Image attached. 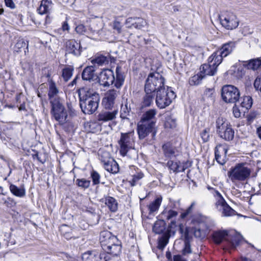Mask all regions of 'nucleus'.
I'll list each match as a JSON object with an SVG mask.
<instances>
[{
  "instance_id": "obj_1",
  "label": "nucleus",
  "mask_w": 261,
  "mask_h": 261,
  "mask_svg": "<svg viewBox=\"0 0 261 261\" xmlns=\"http://www.w3.org/2000/svg\"><path fill=\"white\" fill-rule=\"evenodd\" d=\"M80 106L85 114H92L98 107L100 97L98 93L93 90L85 87L79 90Z\"/></svg>"
},
{
  "instance_id": "obj_2",
  "label": "nucleus",
  "mask_w": 261,
  "mask_h": 261,
  "mask_svg": "<svg viewBox=\"0 0 261 261\" xmlns=\"http://www.w3.org/2000/svg\"><path fill=\"white\" fill-rule=\"evenodd\" d=\"M116 80L114 72L111 69H105L102 71L99 74L98 82L100 85L104 87L109 86L114 84L117 88H120L124 83L125 76L121 66H117L116 68Z\"/></svg>"
},
{
  "instance_id": "obj_3",
  "label": "nucleus",
  "mask_w": 261,
  "mask_h": 261,
  "mask_svg": "<svg viewBox=\"0 0 261 261\" xmlns=\"http://www.w3.org/2000/svg\"><path fill=\"white\" fill-rule=\"evenodd\" d=\"M193 233L196 238L204 239L209 231V228L212 223L210 217L202 215L195 216L192 220Z\"/></svg>"
},
{
  "instance_id": "obj_4",
  "label": "nucleus",
  "mask_w": 261,
  "mask_h": 261,
  "mask_svg": "<svg viewBox=\"0 0 261 261\" xmlns=\"http://www.w3.org/2000/svg\"><path fill=\"white\" fill-rule=\"evenodd\" d=\"M246 165V163H239L229 169L227 175L232 182L245 181L250 177L251 170Z\"/></svg>"
},
{
  "instance_id": "obj_5",
  "label": "nucleus",
  "mask_w": 261,
  "mask_h": 261,
  "mask_svg": "<svg viewBox=\"0 0 261 261\" xmlns=\"http://www.w3.org/2000/svg\"><path fill=\"white\" fill-rule=\"evenodd\" d=\"M164 77L159 72L150 73L146 80L145 91L155 92L165 88Z\"/></svg>"
},
{
  "instance_id": "obj_6",
  "label": "nucleus",
  "mask_w": 261,
  "mask_h": 261,
  "mask_svg": "<svg viewBox=\"0 0 261 261\" xmlns=\"http://www.w3.org/2000/svg\"><path fill=\"white\" fill-rule=\"evenodd\" d=\"M175 97V93L167 86L157 91L155 98L156 106L160 109H164L169 106Z\"/></svg>"
},
{
  "instance_id": "obj_7",
  "label": "nucleus",
  "mask_w": 261,
  "mask_h": 261,
  "mask_svg": "<svg viewBox=\"0 0 261 261\" xmlns=\"http://www.w3.org/2000/svg\"><path fill=\"white\" fill-rule=\"evenodd\" d=\"M217 132L220 138L227 141H231L234 138V130L231 125L222 117H219L216 121Z\"/></svg>"
},
{
  "instance_id": "obj_8",
  "label": "nucleus",
  "mask_w": 261,
  "mask_h": 261,
  "mask_svg": "<svg viewBox=\"0 0 261 261\" xmlns=\"http://www.w3.org/2000/svg\"><path fill=\"white\" fill-rule=\"evenodd\" d=\"M51 114L55 120L63 124L67 121V113L65 108L58 98L51 100Z\"/></svg>"
},
{
  "instance_id": "obj_9",
  "label": "nucleus",
  "mask_w": 261,
  "mask_h": 261,
  "mask_svg": "<svg viewBox=\"0 0 261 261\" xmlns=\"http://www.w3.org/2000/svg\"><path fill=\"white\" fill-rule=\"evenodd\" d=\"M221 96L223 100L225 102L233 103L238 101L240 97V92L236 87L226 85L222 88Z\"/></svg>"
},
{
  "instance_id": "obj_10",
  "label": "nucleus",
  "mask_w": 261,
  "mask_h": 261,
  "mask_svg": "<svg viewBox=\"0 0 261 261\" xmlns=\"http://www.w3.org/2000/svg\"><path fill=\"white\" fill-rule=\"evenodd\" d=\"M219 19L222 25L227 30L234 29L239 24V20L236 15L230 11L223 12L219 16Z\"/></svg>"
},
{
  "instance_id": "obj_11",
  "label": "nucleus",
  "mask_w": 261,
  "mask_h": 261,
  "mask_svg": "<svg viewBox=\"0 0 261 261\" xmlns=\"http://www.w3.org/2000/svg\"><path fill=\"white\" fill-rule=\"evenodd\" d=\"M221 57L215 58L212 55L208 59V63L202 65L201 72L204 75H214L217 72V67L221 63Z\"/></svg>"
},
{
  "instance_id": "obj_12",
  "label": "nucleus",
  "mask_w": 261,
  "mask_h": 261,
  "mask_svg": "<svg viewBox=\"0 0 261 261\" xmlns=\"http://www.w3.org/2000/svg\"><path fill=\"white\" fill-rule=\"evenodd\" d=\"M215 206L222 217H231L237 215V213L226 202L225 199H220L216 202Z\"/></svg>"
},
{
  "instance_id": "obj_13",
  "label": "nucleus",
  "mask_w": 261,
  "mask_h": 261,
  "mask_svg": "<svg viewBox=\"0 0 261 261\" xmlns=\"http://www.w3.org/2000/svg\"><path fill=\"white\" fill-rule=\"evenodd\" d=\"M102 249L107 252V254L117 256L121 251V242L117 237H113L112 240L105 245Z\"/></svg>"
},
{
  "instance_id": "obj_14",
  "label": "nucleus",
  "mask_w": 261,
  "mask_h": 261,
  "mask_svg": "<svg viewBox=\"0 0 261 261\" xmlns=\"http://www.w3.org/2000/svg\"><path fill=\"white\" fill-rule=\"evenodd\" d=\"M137 133L141 140L144 139L150 133H152L154 137L156 133L155 126L139 121L137 125Z\"/></svg>"
},
{
  "instance_id": "obj_15",
  "label": "nucleus",
  "mask_w": 261,
  "mask_h": 261,
  "mask_svg": "<svg viewBox=\"0 0 261 261\" xmlns=\"http://www.w3.org/2000/svg\"><path fill=\"white\" fill-rule=\"evenodd\" d=\"M236 43L234 41H229L223 44L220 49L214 52L213 55H215V58L221 57V62H222L223 58L226 57L230 54L236 48Z\"/></svg>"
},
{
  "instance_id": "obj_16",
  "label": "nucleus",
  "mask_w": 261,
  "mask_h": 261,
  "mask_svg": "<svg viewBox=\"0 0 261 261\" xmlns=\"http://www.w3.org/2000/svg\"><path fill=\"white\" fill-rule=\"evenodd\" d=\"M65 50L66 54L79 57L82 51L81 43L74 39L68 40L65 42Z\"/></svg>"
},
{
  "instance_id": "obj_17",
  "label": "nucleus",
  "mask_w": 261,
  "mask_h": 261,
  "mask_svg": "<svg viewBox=\"0 0 261 261\" xmlns=\"http://www.w3.org/2000/svg\"><path fill=\"white\" fill-rule=\"evenodd\" d=\"M130 135L131 133H121L120 139L118 142L120 146V153L123 156L126 155L128 150L132 148Z\"/></svg>"
},
{
  "instance_id": "obj_18",
  "label": "nucleus",
  "mask_w": 261,
  "mask_h": 261,
  "mask_svg": "<svg viewBox=\"0 0 261 261\" xmlns=\"http://www.w3.org/2000/svg\"><path fill=\"white\" fill-rule=\"evenodd\" d=\"M118 92L114 89L109 90L106 93L102 100V104L107 110L112 109L115 103V100L118 96Z\"/></svg>"
},
{
  "instance_id": "obj_19",
  "label": "nucleus",
  "mask_w": 261,
  "mask_h": 261,
  "mask_svg": "<svg viewBox=\"0 0 261 261\" xmlns=\"http://www.w3.org/2000/svg\"><path fill=\"white\" fill-rule=\"evenodd\" d=\"M227 148L222 144L218 145L215 150V159L220 165H224L226 162Z\"/></svg>"
},
{
  "instance_id": "obj_20",
  "label": "nucleus",
  "mask_w": 261,
  "mask_h": 261,
  "mask_svg": "<svg viewBox=\"0 0 261 261\" xmlns=\"http://www.w3.org/2000/svg\"><path fill=\"white\" fill-rule=\"evenodd\" d=\"M156 111L155 109H150L145 112L142 115L140 122L155 126L156 122Z\"/></svg>"
},
{
  "instance_id": "obj_21",
  "label": "nucleus",
  "mask_w": 261,
  "mask_h": 261,
  "mask_svg": "<svg viewBox=\"0 0 261 261\" xmlns=\"http://www.w3.org/2000/svg\"><path fill=\"white\" fill-rule=\"evenodd\" d=\"M117 114V110L113 111L102 110L97 115V120L102 122L112 121L116 118Z\"/></svg>"
},
{
  "instance_id": "obj_22",
  "label": "nucleus",
  "mask_w": 261,
  "mask_h": 261,
  "mask_svg": "<svg viewBox=\"0 0 261 261\" xmlns=\"http://www.w3.org/2000/svg\"><path fill=\"white\" fill-rule=\"evenodd\" d=\"M115 61V58L111 56L109 53H107L106 55H101L96 57L92 60L91 63L96 68V65L98 66H102L108 64L109 62L113 63Z\"/></svg>"
},
{
  "instance_id": "obj_23",
  "label": "nucleus",
  "mask_w": 261,
  "mask_h": 261,
  "mask_svg": "<svg viewBox=\"0 0 261 261\" xmlns=\"http://www.w3.org/2000/svg\"><path fill=\"white\" fill-rule=\"evenodd\" d=\"M103 253H100L96 250L88 251L83 254L82 258L83 261H101Z\"/></svg>"
},
{
  "instance_id": "obj_24",
  "label": "nucleus",
  "mask_w": 261,
  "mask_h": 261,
  "mask_svg": "<svg viewBox=\"0 0 261 261\" xmlns=\"http://www.w3.org/2000/svg\"><path fill=\"white\" fill-rule=\"evenodd\" d=\"M237 102L240 106L242 111L245 113L246 111L251 108L253 101L251 96H244L242 97H239Z\"/></svg>"
},
{
  "instance_id": "obj_25",
  "label": "nucleus",
  "mask_w": 261,
  "mask_h": 261,
  "mask_svg": "<svg viewBox=\"0 0 261 261\" xmlns=\"http://www.w3.org/2000/svg\"><path fill=\"white\" fill-rule=\"evenodd\" d=\"M167 166L174 173L184 172L186 169V167L182 165L180 161H174L171 159L167 162Z\"/></svg>"
},
{
  "instance_id": "obj_26",
  "label": "nucleus",
  "mask_w": 261,
  "mask_h": 261,
  "mask_svg": "<svg viewBox=\"0 0 261 261\" xmlns=\"http://www.w3.org/2000/svg\"><path fill=\"white\" fill-rule=\"evenodd\" d=\"M105 169L112 173H117L119 171V167L117 163L112 159L108 160H102Z\"/></svg>"
},
{
  "instance_id": "obj_27",
  "label": "nucleus",
  "mask_w": 261,
  "mask_h": 261,
  "mask_svg": "<svg viewBox=\"0 0 261 261\" xmlns=\"http://www.w3.org/2000/svg\"><path fill=\"white\" fill-rule=\"evenodd\" d=\"M52 8L53 3L51 1L42 0L37 11L39 14L43 15L49 13Z\"/></svg>"
},
{
  "instance_id": "obj_28",
  "label": "nucleus",
  "mask_w": 261,
  "mask_h": 261,
  "mask_svg": "<svg viewBox=\"0 0 261 261\" xmlns=\"http://www.w3.org/2000/svg\"><path fill=\"white\" fill-rule=\"evenodd\" d=\"M241 241L242 237L239 235L228 236L226 246L230 249H235L239 245Z\"/></svg>"
},
{
  "instance_id": "obj_29",
  "label": "nucleus",
  "mask_w": 261,
  "mask_h": 261,
  "mask_svg": "<svg viewBox=\"0 0 261 261\" xmlns=\"http://www.w3.org/2000/svg\"><path fill=\"white\" fill-rule=\"evenodd\" d=\"M48 96L50 101L55 98V96L58 95L59 92V90L58 88L56 83L52 80L50 79L48 81Z\"/></svg>"
},
{
  "instance_id": "obj_30",
  "label": "nucleus",
  "mask_w": 261,
  "mask_h": 261,
  "mask_svg": "<svg viewBox=\"0 0 261 261\" xmlns=\"http://www.w3.org/2000/svg\"><path fill=\"white\" fill-rule=\"evenodd\" d=\"M74 67L70 65H64L62 69L61 77L65 82H67L72 77Z\"/></svg>"
},
{
  "instance_id": "obj_31",
  "label": "nucleus",
  "mask_w": 261,
  "mask_h": 261,
  "mask_svg": "<svg viewBox=\"0 0 261 261\" xmlns=\"http://www.w3.org/2000/svg\"><path fill=\"white\" fill-rule=\"evenodd\" d=\"M96 68L93 66L86 67L83 71L82 77L84 81H90L94 77V72Z\"/></svg>"
},
{
  "instance_id": "obj_32",
  "label": "nucleus",
  "mask_w": 261,
  "mask_h": 261,
  "mask_svg": "<svg viewBox=\"0 0 261 261\" xmlns=\"http://www.w3.org/2000/svg\"><path fill=\"white\" fill-rule=\"evenodd\" d=\"M227 237V232L225 230L215 231L212 236L213 241L217 244H220L224 240L226 241Z\"/></svg>"
},
{
  "instance_id": "obj_33",
  "label": "nucleus",
  "mask_w": 261,
  "mask_h": 261,
  "mask_svg": "<svg viewBox=\"0 0 261 261\" xmlns=\"http://www.w3.org/2000/svg\"><path fill=\"white\" fill-rule=\"evenodd\" d=\"M162 148L166 157L171 159L172 158L176 157L178 155L175 148L171 146L169 144H164Z\"/></svg>"
},
{
  "instance_id": "obj_34",
  "label": "nucleus",
  "mask_w": 261,
  "mask_h": 261,
  "mask_svg": "<svg viewBox=\"0 0 261 261\" xmlns=\"http://www.w3.org/2000/svg\"><path fill=\"white\" fill-rule=\"evenodd\" d=\"M178 215V213L174 210L169 208H165L161 214L160 217L163 221L172 220Z\"/></svg>"
},
{
  "instance_id": "obj_35",
  "label": "nucleus",
  "mask_w": 261,
  "mask_h": 261,
  "mask_svg": "<svg viewBox=\"0 0 261 261\" xmlns=\"http://www.w3.org/2000/svg\"><path fill=\"white\" fill-rule=\"evenodd\" d=\"M105 204L109 209L112 212H115L118 210V202L113 197L106 196L104 198Z\"/></svg>"
},
{
  "instance_id": "obj_36",
  "label": "nucleus",
  "mask_w": 261,
  "mask_h": 261,
  "mask_svg": "<svg viewBox=\"0 0 261 261\" xmlns=\"http://www.w3.org/2000/svg\"><path fill=\"white\" fill-rule=\"evenodd\" d=\"M9 189L11 193L16 197L22 198L25 195V190L23 186L18 188L16 185L11 184Z\"/></svg>"
},
{
  "instance_id": "obj_37",
  "label": "nucleus",
  "mask_w": 261,
  "mask_h": 261,
  "mask_svg": "<svg viewBox=\"0 0 261 261\" xmlns=\"http://www.w3.org/2000/svg\"><path fill=\"white\" fill-rule=\"evenodd\" d=\"M113 237H116L112 235L110 231H103L100 232L99 240L102 248L105 247V245L110 242V240H112Z\"/></svg>"
},
{
  "instance_id": "obj_38",
  "label": "nucleus",
  "mask_w": 261,
  "mask_h": 261,
  "mask_svg": "<svg viewBox=\"0 0 261 261\" xmlns=\"http://www.w3.org/2000/svg\"><path fill=\"white\" fill-rule=\"evenodd\" d=\"M162 201V197L161 196L156 197L154 201L148 205V210L149 211V215H151L153 213L158 211Z\"/></svg>"
},
{
  "instance_id": "obj_39",
  "label": "nucleus",
  "mask_w": 261,
  "mask_h": 261,
  "mask_svg": "<svg viewBox=\"0 0 261 261\" xmlns=\"http://www.w3.org/2000/svg\"><path fill=\"white\" fill-rule=\"evenodd\" d=\"M170 237L169 232H165L159 238L158 248L159 249L163 250L165 248L168 243Z\"/></svg>"
},
{
  "instance_id": "obj_40",
  "label": "nucleus",
  "mask_w": 261,
  "mask_h": 261,
  "mask_svg": "<svg viewBox=\"0 0 261 261\" xmlns=\"http://www.w3.org/2000/svg\"><path fill=\"white\" fill-rule=\"evenodd\" d=\"M28 42L25 41L23 39H19L17 40V42L14 46V51L19 53L21 51V49L22 48L25 47V49L28 51Z\"/></svg>"
},
{
  "instance_id": "obj_41",
  "label": "nucleus",
  "mask_w": 261,
  "mask_h": 261,
  "mask_svg": "<svg viewBox=\"0 0 261 261\" xmlns=\"http://www.w3.org/2000/svg\"><path fill=\"white\" fill-rule=\"evenodd\" d=\"M245 65L249 69L257 70L261 66V60L256 59L250 60Z\"/></svg>"
},
{
  "instance_id": "obj_42",
  "label": "nucleus",
  "mask_w": 261,
  "mask_h": 261,
  "mask_svg": "<svg viewBox=\"0 0 261 261\" xmlns=\"http://www.w3.org/2000/svg\"><path fill=\"white\" fill-rule=\"evenodd\" d=\"M146 95L144 97L143 105L145 106H150L151 103L153 102L154 97V92H150L149 91H145Z\"/></svg>"
},
{
  "instance_id": "obj_43",
  "label": "nucleus",
  "mask_w": 261,
  "mask_h": 261,
  "mask_svg": "<svg viewBox=\"0 0 261 261\" xmlns=\"http://www.w3.org/2000/svg\"><path fill=\"white\" fill-rule=\"evenodd\" d=\"M131 109L130 105H128L126 102L124 105L122 104L120 110V116L122 119H126L130 112Z\"/></svg>"
},
{
  "instance_id": "obj_44",
  "label": "nucleus",
  "mask_w": 261,
  "mask_h": 261,
  "mask_svg": "<svg viewBox=\"0 0 261 261\" xmlns=\"http://www.w3.org/2000/svg\"><path fill=\"white\" fill-rule=\"evenodd\" d=\"M165 127L167 128H173L176 126V120L171 116H168L166 117L165 122Z\"/></svg>"
},
{
  "instance_id": "obj_45",
  "label": "nucleus",
  "mask_w": 261,
  "mask_h": 261,
  "mask_svg": "<svg viewBox=\"0 0 261 261\" xmlns=\"http://www.w3.org/2000/svg\"><path fill=\"white\" fill-rule=\"evenodd\" d=\"M90 180H87L85 178L77 179L76 180V185L83 189H87L90 185Z\"/></svg>"
},
{
  "instance_id": "obj_46",
  "label": "nucleus",
  "mask_w": 261,
  "mask_h": 261,
  "mask_svg": "<svg viewBox=\"0 0 261 261\" xmlns=\"http://www.w3.org/2000/svg\"><path fill=\"white\" fill-rule=\"evenodd\" d=\"M161 223L163 222H156L152 228L153 231L158 234H160L163 232L164 230L165 229V226L163 225H161Z\"/></svg>"
},
{
  "instance_id": "obj_47",
  "label": "nucleus",
  "mask_w": 261,
  "mask_h": 261,
  "mask_svg": "<svg viewBox=\"0 0 261 261\" xmlns=\"http://www.w3.org/2000/svg\"><path fill=\"white\" fill-rule=\"evenodd\" d=\"M91 177L94 185H98L99 184L100 175L97 171L93 170L91 172Z\"/></svg>"
},
{
  "instance_id": "obj_48",
  "label": "nucleus",
  "mask_w": 261,
  "mask_h": 261,
  "mask_svg": "<svg viewBox=\"0 0 261 261\" xmlns=\"http://www.w3.org/2000/svg\"><path fill=\"white\" fill-rule=\"evenodd\" d=\"M253 86L255 90L261 94V75L256 77L253 83Z\"/></svg>"
},
{
  "instance_id": "obj_49",
  "label": "nucleus",
  "mask_w": 261,
  "mask_h": 261,
  "mask_svg": "<svg viewBox=\"0 0 261 261\" xmlns=\"http://www.w3.org/2000/svg\"><path fill=\"white\" fill-rule=\"evenodd\" d=\"M201 75H199V74H197V75H195L193 76H192L190 79V81H189V83H190V84L191 85H198L202 77H201Z\"/></svg>"
},
{
  "instance_id": "obj_50",
  "label": "nucleus",
  "mask_w": 261,
  "mask_h": 261,
  "mask_svg": "<svg viewBox=\"0 0 261 261\" xmlns=\"http://www.w3.org/2000/svg\"><path fill=\"white\" fill-rule=\"evenodd\" d=\"M234 106L233 107L232 111L234 116L236 118H239L241 115V108L237 102L234 103Z\"/></svg>"
},
{
  "instance_id": "obj_51",
  "label": "nucleus",
  "mask_w": 261,
  "mask_h": 261,
  "mask_svg": "<svg viewBox=\"0 0 261 261\" xmlns=\"http://www.w3.org/2000/svg\"><path fill=\"white\" fill-rule=\"evenodd\" d=\"M144 175L142 172L137 173L136 174H135L133 176V178L131 181H130V184L132 186H134L136 185L137 182L141 179L143 177Z\"/></svg>"
},
{
  "instance_id": "obj_52",
  "label": "nucleus",
  "mask_w": 261,
  "mask_h": 261,
  "mask_svg": "<svg viewBox=\"0 0 261 261\" xmlns=\"http://www.w3.org/2000/svg\"><path fill=\"white\" fill-rule=\"evenodd\" d=\"M76 32L80 35H84L87 32V29L83 24H79L75 28Z\"/></svg>"
},
{
  "instance_id": "obj_53",
  "label": "nucleus",
  "mask_w": 261,
  "mask_h": 261,
  "mask_svg": "<svg viewBox=\"0 0 261 261\" xmlns=\"http://www.w3.org/2000/svg\"><path fill=\"white\" fill-rule=\"evenodd\" d=\"M136 17H129L125 21V24L126 25V27L128 28H135L136 27Z\"/></svg>"
},
{
  "instance_id": "obj_54",
  "label": "nucleus",
  "mask_w": 261,
  "mask_h": 261,
  "mask_svg": "<svg viewBox=\"0 0 261 261\" xmlns=\"http://www.w3.org/2000/svg\"><path fill=\"white\" fill-rule=\"evenodd\" d=\"M136 29H140L146 24V21L140 17H136Z\"/></svg>"
},
{
  "instance_id": "obj_55",
  "label": "nucleus",
  "mask_w": 261,
  "mask_h": 261,
  "mask_svg": "<svg viewBox=\"0 0 261 261\" xmlns=\"http://www.w3.org/2000/svg\"><path fill=\"white\" fill-rule=\"evenodd\" d=\"M210 129L205 128L200 134L201 138L204 142H206L209 140L210 138Z\"/></svg>"
},
{
  "instance_id": "obj_56",
  "label": "nucleus",
  "mask_w": 261,
  "mask_h": 261,
  "mask_svg": "<svg viewBox=\"0 0 261 261\" xmlns=\"http://www.w3.org/2000/svg\"><path fill=\"white\" fill-rule=\"evenodd\" d=\"M194 205H195V203L192 202L191 203V205L186 210V211L181 213V214L180 215V217L182 219H184L187 216H188L189 215H190L192 213Z\"/></svg>"
},
{
  "instance_id": "obj_57",
  "label": "nucleus",
  "mask_w": 261,
  "mask_h": 261,
  "mask_svg": "<svg viewBox=\"0 0 261 261\" xmlns=\"http://www.w3.org/2000/svg\"><path fill=\"white\" fill-rule=\"evenodd\" d=\"M112 27L118 33H121L122 26L120 22L116 20L114 21L112 23Z\"/></svg>"
},
{
  "instance_id": "obj_58",
  "label": "nucleus",
  "mask_w": 261,
  "mask_h": 261,
  "mask_svg": "<svg viewBox=\"0 0 261 261\" xmlns=\"http://www.w3.org/2000/svg\"><path fill=\"white\" fill-rule=\"evenodd\" d=\"M191 253V249L190 243H184V248L182 249V254L186 255Z\"/></svg>"
},
{
  "instance_id": "obj_59",
  "label": "nucleus",
  "mask_w": 261,
  "mask_h": 261,
  "mask_svg": "<svg viewBox=\"0 0 261 261\" xmlns=\"http://www.w3.org/2000/svg\"><path fill=\"white\" fill-rule=\"evenodd\" d=\"M256 117V113L252 112L247 116V120L249 124H251Z\"/></svg>"
},
{
  "instance_id": "obj_60",
  "label": "nucleus",
  "mask_w": 261,
  "mask_h": 261,
  "mask_svg": "<svg viewBox=\"0 0 261 261\" xmlns=\"http://www.w3.org/2000/svg\"><path fill=\"white\" fill-rule=\"evenodd\" d=\"M252 33L253 30L248 26L244 27L243 29L242 33L244 36L251 34Z\"/></svg>"
},
{
  "instance_id": "obj_61",
  "label": "nucleus",
  "mask_w": 261,
  "mask_h": 261,
  "mask_svg": "<svg viewBox=\"0 0 261 261\" xmlns=\"http://www.w3.org/2000/svg\"><path fill=\"white\" fill-rule=\"evenodd\" d=\"M184 243H190L192 237L189 235L188 229L186 228L184 234Z\"/></svg>"
},
{
  "instance_id": "obj_62",
  "label": "nucleus",
  "mask_w": 261,
  "mask_h": 261,
  "mask_svg": "<svg viewBox=\"0 0 261 261\" xmlns=\"http://www.w3.org/2000/svg\"><path fill=\"white\" fill-rule=\"evenodd\" d=\"M5 3L7 7L13 9L16 7L15 4L13 0H5Z\"/></svg>"
},
{
  "instance_id": "obj_63",
  "label": "nucleus",
  "mask_w": 261,
  "mask_h": 261,
  "mask_svg": "<svg viewBox=\"0 0 261 261\" xmlns=\"http://www.w3.org/2000/svg\"><path fill=\"white\" fill-rule=\"evenodd\" d=\"M214 195L216 198V202H218L220 199H224L221 194L217 190H214Z\"/></svg>"
},
{
  "instance_id": "obj_64",
  "label": "nucleus",
  "mask_w": 261,
  "mask_h": 261,
  "mask_svg": "<svg viewBox=\"0 0 261 261\" xmlns=\"http://www.w3.org/2000/svg\"><path fill=\"white\" fill-rule=\"evenodd\" d=\"M103 261H115L114 258L110 256V255L107 254L105 253H103Z\"/></svg>"
}]
</instances>
